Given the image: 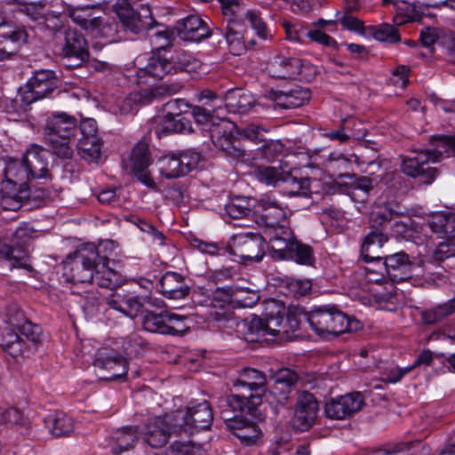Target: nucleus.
<instances>
[{"label":"nucleus","instance_id":"f257e3e1","mask_svg":"<svg viewBox=\"0 0 455 455\" xmlns=\"http://www.w3.org/2000/svg\"><path fill=\"white\" fill-rule=\"evenodd\" d=\"M109 258L102 255L100 247L94 244L81 246L68 255L63 262V277L74 284V293L79 284L115 289L119 283V274L108 267Z\"/></svg>","mask_w":455,"mask_h":455},{"label":"nucleus","instance_id":"f03ea898","mask_svg":"<svg viewBox=\"0 0 455 455\" xmlns=\"http://www.w3.org/2000/svg\"><path fill=\"white\" fill-rule=\"evenodd\" d=\"M431 140L434 149L412 151L408 156H401L403 173L422 185L433 183L439 174L437 168L431 167L430 163H437L443 157L455 156V136L435 135Z\"/></svg>","mask_w":455,"mask_h":455},{"label":"nucleus","instance_id":"7ed1b4c3","mask_svg":"<svg viewBox=\"0 0 455 455\" xmlns=\"http://www.w3.org/2000/svg\"><path fill=\"white\" fill-rule=\"evenodd\" d=\"M4 177L1 184L3 200L5 203L13 201V209L19 208L22 202L31 199L42 201L50 196L47 188H36L23 158L21 161L10 159L4 168Z\"/></svg>","mask_w":455,"mask_h":455},{"label":"nucleus","instance_id":"20e7f679","mask_svg":"<svg viewBox=\"0 0 455 455\" xmlns=\"http://www.w3.org/2000/svg\"><path fill=\"white\" fill-rule=\"evenodd\" d=\"M78 131L77 119L65 112L52 113L48 116L44 125V138L51 147L52 153L63 159L73 156V148L70 145Z\"/></svg>","mask_w":455,"mask_h":455},{"label":"nucleus","instance_id":"39448f33","mask_svg":"<svg viewBox=\"0 0 455 455\" xmlns=\"http://www.w3.org/2000/svg\"><path fill=\"white\" fill-rule=\"evenodd\" d=\"M310 327L317 335L326 338L328 335L339 336L357 331L361 323L334 306H324L311 311Z\"/></svg>","mask_w":455,"mask_h":455},{"label":"nucleus","instance_id":"423d86ee","mask_svg":"<svg viewBox=\"0 0 455 455\" xmlns=\"http://www.w3.org/2000/svg\"><path fill=\"white\" fill-rule=\"evenodd\" d=\"M66 13L76 25L94 37L113 40L117 32V23L101 15L95 5H68Z\"/></svg>","mask_w":455,"mask_h":455},{"label":"nucleus","instance_id":"0eeeda50","mask_svg":"<svg viewBox=\"0 0 455 455\" xmlns=\"http://www.w3.org/2000/svg\"><path fill=\"white\" fill-rule=\"evenodd\" d=\"M182 436L189 437L195 432L208 429L213 420L211 404L206 400L201 403L190 402L186 409L173 412Z\"/></svg>","mask_w":455,"mask_h":455},{"label":"nucleus","instance_id":"6e6552de","mask_svg":"<svg viewBox=\"0 0 455 455\" xmlns=\"http://www.w3.org/2000/svg\"><path fill=\"white\" fill-rule=\"evenodd\" d=\"M141 434L144 442L153 449L164 447L172 437H183L173 412L150 419Z\"/></svg>","mask_w":455,"mask_h":455},{"label":"nucleus","instance_id":"1a4fd4ad","mask_svg":"<svg viewBox=\"0 0 455 455\" xmlns=\"http://www.w3.org/2000/svg\"><path fill=\"white\" fill-rule=\"evenodd\" d=\"M63 36L60 56L69 68L82 67L90 57L89 45L84 36L76 28H65L60 31Z\"/></svg>","mask_w":455,"mask_h":455},{"label":"nucleus","instance_id":"9d476101","mask_svg":"<svg viewBox=\"0 0 455 455\" xmlns=\"http://www.w3.org/2000/svg\"><path fill=\"white\" fill-rule=\"evenodd\" d=\"M114 9L123 26L131 32L137 34L153 28L155 20L148 5L138 4L134 7L128 0H118Z\"/></svg>","mask_w":455,"mask_h":455},{"label":"nucleus","instance_id":"9b49d317","mask_svg":"<svg viewBox=\"0 0 455 455\" xmlns=\"http://www.w3.org/2000/svg\"><path fill=\"white\" fill-rule=\"evenodd\" d=\"M265 242L259 233H240L232 236L226 249L243 261H259L265 255Z\"/></svg>","mask_w":455,"mask_h":455},{"label":"nucleus","instance_id":"f8f14e48","mask_svg":"<svg viewBox=\"0 0 455 455\" xmlns=\"http://www.w3.org/2000/svg\"><path fill=\"white\" fill-rule=\"evenodd\" d=\"M181 88L182 85L180 83L171 84H163L131 92L119 104V113L124 116L136 113L141 106L149 104L154 100L162 96L175 94Z\"/></svg>","mask_w":455,"mask_h":455},{"label":"nucleus","instance_id":"ddd939ff","mask_svg":"<svg viewBox=\"0 0 455 455\" xmlns=\"http://www.w3.org/2000/svg\"><path fill=\"white\" fill-rule=\"evenodd\" d=\"M186 317L167 311L156 313L151 310L145 312L142 318L143 329L147 331L163 335L179 336L186 330L183 323Z\"/></svg>","mask_w":455,"mask_h":455},{"label":"nucleus","instance_id":"4468645a","mask_svg":"<svg viewBox=\"0 0 455 455\" xmlns=\"http://www.w3.org/2000/svg\"><path fill=\"white\" fill-rule=\"evenodd\" d=\"M235 130L236 125L234 123L228 119H220L218 123H212L209 132L216 148L234 158H242L245 152L240 148V140L235 135Z\"/></svg>","mask_w":455,"mask_h":455},{"label":"nucleus","instance_id":"2eb2a0df","mask_svg":"<svg viewBox=\"0 0 455 455\" xmlns=\"http://www.w3.org/2000/svg\"><path fill=\"white\" fill-rule=\"evenodd\" d=\"M59 79L54 71L50 69L36 70L28 81L26 88L21 91V101L27 105L48 97L57 89Z\"/></svg>","mask_w":455,"mask_h":455},{"label":"nucleus","instance_id":"dca6fc26","mask_svg":"<svg viewBox=\"0 0 455 455\" xmlns=\"http://www.w3.org/2000/svg\"><path fill=\"white\" fill-rule=\"evenodd\" d=\"M233 387L245 393L253 404H261L267 391V377L264 372L254 368L243 369L233 382Z\"/></svg>","mask_w":455,"mask_h":455},{"label":"nucleus","instance_id":"f3484780","mask_svg":"<svg viewBox=\"0 0 455 455\" xmlns=\"http://www.w3.org/2000/svg\"><path fill=\"white\" fill-rule=\"evenodd\" d=\"M364 398L360 392H352L329 400L324 406V413L328 419L342 420L351 418L362 410Z\"/></svg>","mask_w":455,"mask_h":455},{"label":"nucleus","instance_id":"a211bd4d","mask_svg":"<svg viewBox=\"0 0 455 455\" xmlns=\"http://www.w3.org/2000/svg\"><path fill=\"white\" fill-rule=\"evenodd\" d=\"M319 404L315 396L308 391L301 392L296 401L293 427L299 432L311 428L316 422Z\"/></svg>","mask_w":455,"mask_h":455},{"label":"nucleus","instance_id":"6ab92c4d","mask_svg":"<svg viewBox=\"0 0 455 455\" xmlns=\"http://www.w3.org/2000/svg\"><path fill=\"white\" fill-rule=\"evenodd\" d=\"M252 218L259 226L267 230L287 220L284 210L269 198H261L253 206Z\"/></svg>","mask_w":455,"mask_h":455},{"label":"nucleus","instance_id":"aec40b11","mask_svg":"<svg viewBox=\"0 0 455 455\" xmlns=\"http://www.w3.org/2000/svg\"><path fill=\"white\" fill-rule=\"evenodd\" d=\"M28 35L24 27L0 23V57L6 60L16 54L28 42Z\"/></svg>","mask_w":455,"mask_h":455},{"label":"nucleus","instance_id":"412c9836","mask_svg":"<svg viewBox=\"0 0 455 455\" xmlns=\"http://www.w3.org/2000/svg\"><path fill=\"white\" fill-rule=\"evenodd\" d=\"M49 156V151L38 145H31L26 150L22 157L32 181L35 180H52Z\"/></svg>","mask_w":455,"mask_h":455},{"label":"nucleus","instance_id":"4be33fe9","mask_svg":"<svg viewBox=\"0 0 455 455\" xmlns=\"http://www.w3.org/2000/svg\"><path fill=\"white\" fill-rule=\"evenodd\" d=\"M157 291L167 299H183L191 291L186 277L174 271L165 272L159 279Z\"/></svg>","mask_w":455,"mask_h":455},{"label":"nucleus","instance_id":"5701e85b","mask_svg":"<svg viewBox=\"0 0 455 455\" xmlns=\"http://www.w3.org/2000/svg\"><path fill=\"white\" fill-rule=\"evenodd\" d=\"M310 97V91L299 85L289 89L271 90L268 92V98L275 106L283 109L300 108L309 101Z\"/></svg>","mask_w":455,"mask_h":455},{"label":"nucleus","instance_id":"b1692460","mask_svg":"<svg viewBox=\"0 0 455 455\" xmlns=\"http://www.w3.org/2000/svg\"><path fill=\"white\" fill-rule=\"evenodd\" d=\"M222 419L228 428L244 444L251 445L256 443L261 431L253 422L245 418H238L237 415L230 417L228 411L222 412Z\"/></svg>","mask_w":455,"mask_h":455},{"label":"nucleus","instance_id":"393cba45","mask_svg":"<svg viewBox=\"0 0 455 455\" xmlns=\"http://www.w3.org/2000/svg\"><path fill=\"white\" fill-rule=\"evenodd\" d=\"M178 36L186 41L198 42L211 36L207 23L198 15L191 14L176 22Z\"/></svg>","mask_w":455,"mask_h":455},{"label":"nucleus","instance_id":"a878e982","mask_svg":"<svg viewBox=\"0 0 455 455\" xmlns=\"http://www.w3.org/2000/svg\"><path fill=\"white\" fill-rule=\"evenodd\" d=\"M6 317L9 325L17 329L28 340L34 344L41 342V326L28 321L24 313L16 305H12L7 308Z\"/></svg>","mask_w":455,"mask_h":455},{"label":"nucleus","instance_id":"bb28decb","mask_svg":"<svg viewBox=\"0 0 455 455\" xmlns=\"http://www.w3.org/2000/svg\"><path fill=\"white\" fill-rule=\"evenodd\" d=\"M169 52L152 51V55L148 60V64L138 71V76L142 78L146 76L156 79H163L164 76L173 72L175 64L172 61Z\"/></svg>","mask_w":455,"mask_h":455},{"label":"nucleus","instance_id":"cd10ccee","mask_svg":"<svg viewBox=\"0 0 455 455\" xmlns=\"http://www.w3.org/2000/svg\"><path fill=\"white\" fill-rule=\"evenodd\" d=\"M284 315L285 307L283 304L276 300H271L266 304L262 318L265 337L277 336L282 331L284 332Z\"/></svg>","mask_w":455,"mask_h":455},{"label":"nucleus","instance_id":"c85d7f7f","mask_svg":"<svg viewBox=\"0 0 455 455\" xmlns=\"http://www.w3.org/2000/svg\"><path fill=\"white\" fill-rule=\"evenodd\" d=\"M274 259L292 260L297 264L305 266H312L315 260L313 248L301 243L296 237L289 243L283 251L278 254H274Z\"/></svg>","mask_w":455,"mask_h":455},{"label":"nucleus","instance_id":"c756f323","mask_svg":"<svg viewBox=\"0 0 455 455\" xmlns=\"http://www.w3.org/2000/svg\"><path fill=\"white\" fill-rule=\"evenodd\" d=\"M140 435L138 426H126L113 431L110 435V450L114 455H120L122 452L132 449L138 443Z\"/></svg>","mask_w":455,"mask_h":455},{"label":"nucleus","instance_id":"7c9ffc66","mask_svg":"<svg viewBox=\"0 0 455 455\" xmlns=\"http://www.w3.org/2000/svg\"><path fill=\"white\" fill-rule=\"evenodd\" d=\"M301 63L299 59L275 56L266 66V72L274 78L291 79L300 73Z\"/></svg>","mask_w":455,"mask_h":455},{"label":"nucleus","instance_id":"2f4dec72","mask_svg":"<svg viewBox=\"0 0 455 455\" xmlns=\"http://www.w3.org/2000/svg\"><path fill=\"white\" fill-rule=\"evenodd\" d=\"M248 395L245 393L240 392V394L229 395L224 397L221 401V411L220 415L224 411H228L230 417L243 418V414H248L252 418H256L258 411V406L260 404H253L251 399L247 398Z\"/></svg>","mask_w":455,"mask_h":455},{"label":"nucleus","instance_id":"473e14b6","mask_svg":"<svg viewBox=\"0 0 455 455\" xmlns=\"http://www.w3.org/2000/svg\"><path fill=\"white\" fill-rule=\"evenodd\" d=\"M387 235L381 230L370 231L361 245V256L365 262L379 261L383 259L382 247L387 242Z\"/></svg>","mask_w":455,"mask_h":455},{"label":"nucleus","instance_id":"72a5a7b5","mask_svg":"<svg viewBox=\"0 0 455 455\" xmlns=\"http://www.w3.org/2000/svg\"><path fill=\"white\" fill-rule=\"evenodd\" d=\"M264 233L273 258L274 254H278L283 251L289 243L296 237L289 226L288 220L280 223L277 227L265 230Z\"/></svg>","mask_w":455,"mask_h":455},{"label":"nucleus","instance_id":"f704fd0d","mask_svg":"<svg viewBox=\"0 0 455 455\" xmlns=\"http://www.w3.org/2000/svg\"><path fill=\"white\" fill-rule=\"evenodd\" d=\"M403 212L401 207L394 203L374 204L369 217L370 228L381 230L394 217L400 216Z\"/></svg>","mask_w":455,"mask_h":455},{"label":"nucleus","instance_id":"c9c22d12","mask_svg":"<svg viewBox=\"0 0 455 455\" xmlns=\"http://www.w3.org/2000/svg\"><path fill=\"white\" fill-rule=\"evenodd\" d=\"M94 365L109 371V379H117L127 374V361L121 355L108 353H99L94 362Z\"/></svg>","mask_w":455,"mask_h":455},{"label":"nucleus","instance_id":"e433bc0d","mask_svg":"<svg viewBox=\"0 0 455 455\" xmlns=\"http://www.w3.org/2000/svg\"><path fill=\"white\" fill-rule=\"evenodd\" d=\"M192 132L190 120L180 114L172 115L168 113L159 119V128L156 132L159 137L172 132L189 133Z\"/></svg>","mask_w":455,"mask_h":455},{"label":"nucleus","instance_id":"4c0bfd02","mask_svg":"<svg viewBox=\"0 0 455 455\" xmlns=\"http://www.w3.org/2000/svg\"><path fill=\"white\" fill-rule=\"evenodd\" d=\"M263 330L262 317L252 315L236 323V332L247 342H258L266 339Z\"/></svg>","mask_w":455,"mask_h":455},{"label":"nucleus","instance_id":"58836bf2","mask_svg":"<svg viewBox=\"0 0 455 455\" xmlns=\"http://www.w3.org/2000/svg\"><path fill=\"white\" fill-rule=\"evenodd\" d=\"M427 226L433 233L455 237V213H433L427 220Z\"/></svg>","mask_w":455,"mask_h":455},{"label":"nucleus","instance_id":"ea45409f","mask_svg":"<svg viewBox=\"0 0 455 455\" xmlns=\"http://www.w3.org/2000/svg\"><path fill=\"white\" fill-rule=\"evenodd\" d=\"M226 287L218 288L212 298V320L216 322L229 321L233 319L234 312L230 306L231 299L225 296Z\"/></svg>","mask_w":455,"mask_h":455},{"label":"nucleus","instance_id":"a19ab883","mask_svg":"<svg viewBox=\"0 0 455 455\" xmlns=\"http://www.w3.org/2000/svg\"><path fill=\"white\" fill-rule=\"evenodd\" d=\"M157 163L160 174L166 179H177L186 175L177 152L161 156Z\"/></svg>","mask_w":455,"mask_h":455},{"label":"nucleus","instance_id":"79ce46f5","mask_svg":"<svg viewBox=\"0 0 455 455\" xmlns=\"http://www.w3.org/2000/svg\"><path fill=\"white\" fill-rule=\"evenodd\" d=\"M44 423L50 432L57 437L68 435L74 429L73 419L62 411L49 415Z\"/></svg>","mask_w":455,"mask_h":455},{"label":"nucleus","instance_id":"37998d69","mask_svg":"<svg viewBox=\"0 0 455 455\" xmlns=\"http://www.w3.org/2000/svg\"><path fill=\"white\" fill-rule=\"evenodd\" d=\"M103 140L100 138L79 139L77 151L79 156L89 163L98 164L102 155Z\"/></svg>","mask_w":455,"mask_h":455},{"label":"nucleus","instance_id":"c03bdc74","mask_svg":"<svg viewBox=\"0 0 455 455\" xmlns=\"http://www.w3.org/2000/svg\"><path fill=\"white\" fill-rule=\"evenodd\" d=\"M225 296L240 307H252L260 298L256 291L240 287H226Z\"/></svg>","mask_w":455,"mask_h":455},{"label":"nucleus","instance_id":"a18cd8bd","mask_svg":"<svg viewBox=\"0 0 455 455\" xmlns=\"http://www.w3.org/2000/svg\"><path fill=\"white\" fill-rule=\"evenodd\" d=\"M13 247L0 238V262L8 261L11 263V268H23L29 272L33 267L29 264V257L27 253L22 255H13Z\"/></svg>","mask_w":455,"mask_h":455},{"label":"nucleus","instance_id":"49530a36","mask_svg":"<svg viewBox=\"0 0 455 455\" xmlns=\"http://www.w3.org/2000/svg\"><path fill=\"white\" fill-rule=\"evenodd\" d=\"M0 345L4 351L14 358L21 355L26 349L25 341L14 329L10 327L6 328L3 332L0 339Z\"/></svg>","mask_w":455,"mask_h":455},{"label":"nucleus","instance_id":"de8ad7c7","mask_svg":"<svg viewBox=\"0 0 455 455\" xmlns=\"http://www.w3.org/2000/svg\"><path fill=\"white\" fill-rule=\"evenodd\" d=\"M283 186V194L289 196L307 195L309 189V180L305 178H297L290 172L283 173V179L280 183Z\"/></svg>","mask_w":455,"mask_h":455},{"label":"nucleus","instance_id":"09e8293b","mask_svg":"<svg viewBox=\"0 0 455 455\" xmlns=\"http://www.w3.org/2000/svg\"><path fill=\"white\" fill-rule=\"evenodd\" d=\"M455 312V299L438 305L421 313V320L425 324H435Z\"/></svg>","mask_w":455,"mask_h":455},{"label":"nucleus","instance_id":"8fccbe9b","mask_svg":"<svg viewBox=\"0 0 455 455\" xmlns=\"http://www.w3.org/2000/svg\"><path fill=\"white\" fill-rule=\"evenodd\" d=\"M311 311L307 312L300 306L291 305L286 314L284 332L295 331L300 328L302 322L310 325Z\"/></svg>","mask_w":455,"mask_h":455},{"label":"nucleus","instance_id":"3c124183","mask_svg":"<svg viewBox=\"0 0 455 455\" xmlns=\"http://www.w3.org/2000/svg\"><path fill=\"white\" fill-rule=\"evenodd\" d=\"M132 170L148 169L151 164L149 146L146 141H139L132 149L130 155Z\"/></svg>","mask_w":455,"mask_h":455},{"label":"nucleus","instance_id":"603ef678","mask_svg":"<svg viewBox=\"0 0 455 455\" xmlns=\"http://www.w3.org/2000/svg\"><path fill=\"white\" fill-rule=\"evenodd\" d=\"M174 440L166 449L169 455H205V450L201 444L192 441H183L182 437Z\"/></svg>","mask_w":455,"mask_h":455},{"label":"nucleus","instance_id":"864d4df0","mask_svg":"<svg viewBox=\"0 0 455 455\" xmlns=\"http://www.w3.org/2000/svg\"><path fill=\"white\" fill-rule=\"evenodd\" d=\"M357 122L354 119L344 120L341 127L336 131H331L325 134L331 140H339L346 142L348 140H356L364 135V132H353L352 127L355 126Z\"/></svg>","mask_w":455,"mask_h":455},{"label":"nucleus","instance_id":"5fc2aeb1","mask_svg":"<svg viewBox=\"0 0 455 455\" xmlns=\"http://www.w3.org/2000/svg\"><path fill=\"white\" fill-rule=\"evenodd\" d=\"M371 35L378 41L394 44L401 40L398 29L387 23L368 28Z\"/></svg>","mask_w":455,"mask_h":455},{"label":"nucleus","instance_id":"6e6d98bb","mask_svg":"<svg viewBox=\"0 0 455 455\" xmlns=\"http://www.w3.org/2000/svg\"><path fill=\"white\" fill-rule=\"evenodd\" d=\"M285 172L274 166H258L254 171L256 179L268 186H280L283 179V173Z\"/></svg>","mask_w":455,"mask_h":455},{"label":"nucleus","instance_id":"4d7b16f0","mask_svg":"<svg viewBox=\"0 0 455 455\" xmlns=\"http://www.w3.org/2000/svg\"><path fill=\"white\" fill-rule=\"evenodd\" d=\"M250 199L244 196H235L226 205L227 213L233 219H241L251 212Z\"/></svg>","mask_w":455,"mask_h":455},{"label":"nucleus","instance_id":"13d9d810","mask_svg":"<svg viewBox=\"0 0 455 455\" xmlns=\"http://www.w3.org/2000/svg\"><path fill=\"white\" fill-rule=\"evenodd\" d=\"M152 43L156 44L154 51L161 52H169L167 48L171 46L173 40V33L167 29L164 25H159L156 30L148 34Z\"/></svg>","mask_w":455,"mask_h":455},{"label":"nucleus","instance_id":"bf43d9fd","mask_svg":"<svg viewBox=\"0 0 455 455\" xmlns=\"http://www.w3.org/2000/svg\"><path fill=\"white\" fill-rule=\"evenodd\" d=\"M298 379L299 376L294 371L287 368L281 369L275 375V384L272 387V395H277L279 389L282 388L291 390V386H293Z\"/></svg>","mask_w":455,"mask_h":455},{"label":"nucleus","instance_id":"052dcab7","mask_svg":"<svg viewBox=\"0 0 455 455\" xmlns=\"http://www.w3.org/2000/svg\"><path fill=\"white\" fill-rule=\"evenodd\" d=\"M245 18L259 38L267 40L272 36L271 31L263 20L259 12L254 10L248 11Z\"/></svg>","mask_w":455,"mask_h":455},{"label":"nucleus","instance_id":"680f3d73","mask_svg":"<svg viewBox=\"0 0 455 455\" xmlns=\"http://www.w3.org/2000/svg\"><path fill=\"white\" fill-rule=\"evenodd\" d=\"M349 165L347 158L341 153H330L326 157L325 168L333 175L343 176Z\"/></svg>","mask_w":455,"mask_h":455},{"label":"nucleus","instance_id":"e2e57ef3","mask_svg":"<svg viewBox=\"0 0 455 455\" xmlns=\"http://www.w3.org/2000/svg\"><path fill=\"white\" fill-rule=\"evenodd\" d=\"M455 237L449 236L445 242L440 243L431 254V260L443 262L455 257Z\"/></svg>","mask_w":455,"mask_h":455},{"label":"nucleus","instance_id":"0e129e2a","mask_svg":"<svg viewBox=\"0 0 455 455\" xmlns=\"http://www.w3.org/2000/svg\"><path fill=\"white\" fill-rule=\"evenodd\" d=\"M414 442H398L389 443L381 449L371 452L369 455H411Z\"/></svg>","mask_w":455,"mask_h":455},{"label":"nucleus","instance_id":"69168bd1","mask_svg":"<svg viewBox=\"0 0 455 455\" xmlns=\"http://www.w3.org/2000/svg\"><path fill=\"white\" fill-rule=\"evenodd\" d=\"M145 299L140 296L124 295L122 313L130 318H135L141 311Z\"/></svg>","mask_w":455,"mask_h":455},{"label":"nucleus","instance_id":"338daca9","mask_svg":"<svg viewBox=\"0 0 455 455\" xmlns=\"http://www.w3.org/2000/svg\"><path fill=\"white\" fill-rule=\"evenodd\" d=\"M285 288L288 293L295 298L307 295L312 288L308 279H291L286 282Z\"/></svg>","mask_w":455,"mask_h":455},{"label":"nucleus","instance_id":"774afa93","mask_svg":"<svg viewBox=\"0 0 455 455\" xmlns=\"http://www.w3.org/2000/svg\"><path fill=\"white\" fill-rule=\"evenodd\" d=\"M236 135L243 136V138L254 141L256 143L265 141L266 130L256 124H250L243 129L235 130Z\"/></svg>","mask_w":455,"mask_h":455}]
</instances>
